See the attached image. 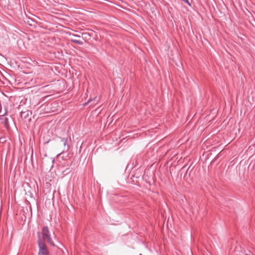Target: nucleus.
Masks as SVG:
<instances>
[{
	"instance_id": "1",
	"label": "nucleus",
	"mask_w": 255,
	"mask_h": 255,
	"mask_svg": "<svg viewBox=\"0 0 255 255\" xmlns=\"http://www.w3.org/2000/svg\"><path fill=\"white\" fill-rule=\"evenodd\" d=\"M37 235V244L39 248L38 255H49V251L46 247V244L41 239L40 232H38Z\"/></svg>"
},
{
	"instance_id": "2",
	"label": "nucleus",
	"mask_w": 255,
	"mask_h": 255,
	"mask_svg": "<svg viewBox=\"0 0 255 255\" xmlns=\"http://www.w3.org/2000/svg\"><path fill=\"white\" fill-rule=\"evenodd\" d=\"M20 116L25 122H29L31 120L32 112L26 110L25 111L20 112Z\"/></svg>"
},
{
	"instance_id": "3",
	"label": "nucleus",
	"mask_w": 255,
	"mask_h": 255,
	"mask_svg": "<svg viewBox=\"0 0 255 255\" xmlns=\"http://www.w3.org/2000/svg\"><path fill=\"white\" fill-rule=\"evenodd\" d=\"M40 234L42 236V238H41V239L43 240V241L50 236V232L47 226H44L43 227L42 229V232L41 233H40Z\"/></svg>"
},
{
	"instance_id": "4",
	"label": "nucleus",
	"mask_w": 255,
	"mask_h": 255,
	"mask_svg": "<svg viewBox=\"0 0 255 255\" xmlns=\"http://www.w3.org/2000/svg\"><path fill=\"white\" fill-rule=\"evenodd\" d=\"M0 121L5 127L8 125V119L3 115L0 116Z\"/></svg>"
},
{
	"instance_id": "5",
	"label": "nucleus",
	"mask_w": 255,
	"mask_h": 255,
	"mask_svg": "<svg viewBox=\"0 0 255 255\" xmlns=\"http://www.w3.org/2000/svg\"><path fill=\"white\" fill-rule=\"evenodd\" d=\"M70 41L73 43H74L80 45H82L83 44V42L82 41L77 40L75 39L71 38L70 39Z\"/></svg>"
},
{
	"instance_id": "6",
	"label": "nucleus",
	"mask_w": 255,
	"mask_h": 255,
	"mask_svg": "<svg viewBox=\"0 0 255 255\" xmlns=\"http://www.w3.org/2000/svg\"><path fill=\"white\" fill-rule=\"evenodd\" d=\"M45 240L47 241V242L50 244V246L52 247L55 246V244L51 238V236L47 238Z\"/></svg>"
},
{
	"instance_id": "7",
	"label": "nucleus",
	"mask_w": 255,
	"mask_h": 255,
	"mask_svg": "<svg viewBox=\"0 0 255 255\" xmlns=\"http://www.w3.org/2000/svg\"><path fill=\"white\" fill-rule=\"evenodd\" d=\"M61 141L63 142L64 146H66V145H67V150H68L69 145L67 144L68 138H63L61 139Z\"/></svg>"
},
{
	"instance_id": "8",
	"label": "nucleus",
	"mask_w": 255,
	"mask_h": 255,
	"mask_svg": "<svg viewBox=\"0 0 255 255\" xmlns=\"http://www.w3.org/2000/svg\"><path fill=\"white\" fill-rule=\"evenodd\" d=\"M69 172H70L69 169L67 168L64 171H63V174L64 175H66V174H68V173H69Z\"/></svg>"
},
{
	"instance_id": "9",
	"label": "nucleus",
	"mask_w": 255,
	"mask_h": 255,
	"mask_svg": "<svg viewBox=\"0 0 255 255\" xmlns=\"http://www.w3.org/2000/svg\"><path fill=\"white\" fill-rule=\"evenodd\" d=\"M95 98H94V99H90L87 101V103H85L84 105H87V104H89L91 102H92V101L94 100L95 99Z\"/></svg>"
},
{
	"instance_id": "10",
	"label": "nucleus",
	"mask_w": 255,
	"mask_h": 255,
	"mask_svg": "<svg viewBox=\"0 0 255 255\" xmlns=\"http://www.w3.org/2000/svg\"><path fill=\"white\" fill-rule=\"evenodd\" d=\"M6 140H5V138L3 137H1L0 138V142L3 143Z\"/></svg>"
},
{
	"instance_id": "11",
	"label": "nucleus",
	"mask_w": 255,
	"mask_h": 255,
	"mask_svg": "<svg viewBox=\"0 0 255 255\" xmlns=\"http://www.w3.org/2000/svg\"><path fill=\"white\" fill-rule=\"evenodd\" d=\"M182 1L188 4L189 5H190V3L189 2L188 0H183Z\"/></svg>"
},
{
	"instance_id": "12",
	"label": "nucleus",
	"mask_w": 255,
	"mask_h": 255,
	"mask_svg": "<svg viewBox=\"0 0 255 255\" xmlns=\"http://www.w3.org/2000/svg\"><path fill=\"white\" fill-rule=\"evenodd\" d=\"M72 36L73 37H79V38H80V35H76V34H72Z\"/></svg>"
},
{
	"instance_id": "13",
	"label": "nucleus",
	"mask_w": 255,
	"mask_h": 255,
	"mask_svg": "<svg viewBox=\"0 0 255 255\" xmlns=\"http://www.w3.org/2000/svg\"><path fill=\"white\" fill-rule=\"evenodd\" d=\"M63 152H61V153H60V154H59V155H60V154H62V153H63Z\"/></svg>"
},
{
	"instance_id": "14",
	"label": "nucleus",
	"mask_w": 255,
	"mask_h": 255,
	"mask_svg": "<svg viewBox=\"0 0 255 255\" xmlns=\"http://www.w3.org/2000/svg\"><path fill=\"white\" fill-rule=\"evenodd\" d=\"M245 255H248V254H246Z\"/></svg>"
}]
</instances>
